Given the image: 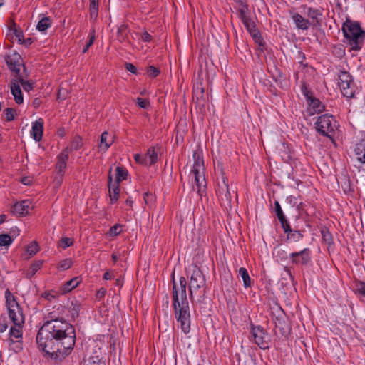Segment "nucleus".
Wrapping results in <instances>:
<instances>
[{
    "instance_id": "1",
    "label": "nucleus",
    "mask_w": 365,
    "mask_h": 365,
    "mask_svg": "<svg viewBox=\"0 0 365 365\" xmlns=\"http://www.w3.org/2000/svg\"><path fill=\"white\" fill-rule=\"evenodd\" d=\"M47 320L39 329L36 344L44 356L55 363H60L69 356L76 344L74 327L56 312L48 314Z\"/></svg>"
},
{
    "instance_id": "2",
    "label": "nucleus",
    "mask_w": 365,
    "mask_h": 365,
    "mask_svg": "<svg viewBox=\"0 0 365 365\" xmlns=\"http://www.w3.org/2000/svg\"><path fill=\"white\" fill-rule=\"evenodd\" d=\"M186 287L187 281L184 277H181L179 285L173 282L172 297L175 319L180 323L181 330L185 334H188L190 331V313Z\"/></svg>"
},
{
    "instance_id": "3",
    "label": "nucleus",
    "mask_w": 365,
    "mask_h": 365,
    "mask_svg": "<svg viewBox=\"0 0 365 365\" xmlns=\"http://www.w3.org/2000/svg\"><path fill=\"white\" fill-rule=\"evenodd\" d=\"M191 275L189 284L190 298L192 302L200 303L205 294L206 281L201 269L197 265L190 267Z\"/></svg>"
},
{
    "instance_id": "4",
    "label": "nucleus",
    "mask_w": 365,
    "mask_h": 365,
    "mask_svg": "<svg viewBox=\"0 0 365 365\" xmlns=\"http://www.w3.org/2000/svg\"><path fill=\"white\" fill-rule=\"evenodd\" d=\"M342 31L344 37L347 39L351 49L359 51L361 48L365 31H364L357 21H352L347 19L342 26Z\"/></svg>"
},
{
    "instance_id": "5",
    "label": "nucleus",
    "mask_w": 365,
    "mask_h": 365,
    "mask_svg": "<svg viewBox=\"0 0 365 365\" xmlns=\"http://www.w3.org/2000/svg\"><path fill=\"white\" fill-rule=\"evenodd\" d=\"M6 65L9 70L11 71L14 77V80L18 83H21L25 91H30L34 88V83L30 81H25L24 78L28 76V74L23 75L20 73L21 66L24 67V72L26 71V68L23 64V61L21 56L16 53L11 55H8L5 58Z\"/></svg>"
},
{
    "instance_id": "6",
    "label": "nucleus",
    "mask_w": 365,
    "mask_h": 365,
    "mask_svg": "<svg viewBox=\"0 0 365 365\" xmlns=\"http://www.w3.org/2000/svg\"><path fill=\"white\" fill-rule=\"evenodd\" d=\"M315 128L321 135L331 138L335 133L336 121L332 115L324 114L317 118Z\"/></svg>"
},
{
    "instance_id": "7",
    "label": "nucleus",
    "mask_w": 365,
    "mask_h": 365,
    "mask_svg": "<svg viewBox=\"0 0 365 365\" xmlns=\"http://www.w3.org/2000/svg\"><path fill=\"white\" fill-rule=\"evenodd\" d=\"M218 175L217 177V187L216 193L220 200L230 202L232 196L230 192L228 178L222 167L217 168Z\"/></svg>"
},
{
    "instance_id": "8",
    "label": "nucleus",
    "mask_w": 365,
    "mask_h": 365,
    "mask_svg": "<svg viewBox=\"0 0 365 365\" xmlns=\"http://www.w3.org/2000/svg\"><path fill=\"white\" fill-rule=\"evenodd\" d=\"M289 258L292 264L307 267L311 262V251L309 248H304L300 252H292Z\"/></svg>"
},
{
    "instance_id": "9",
    "label": "nucleus",
    "mask_w": 365,
    "mask_h": 365,
    "mask_svg": "<svg viewBox=\"0 0 365 365\" xmlns=\"http://www.w3.org/2000/svg\"><path fill=\"white\" fill-rule=\"evenodd\" d=\"M242 23L246 28L248 33L252 37L254 41L259 46H264L265 43L264 42V40L262 37L259 31L257 28L255 21L252 18H250L242 21Z\"/></svg>"
},
{
    "instance_id": "10",
    "label": "nucleus",
    "mask_w": 365,
    "mask_h": 365,
    "mask_svg": "<svg viewBox=\"0 0 365 365\" xmlns=\"http://www.w3.org/2000/svg\"><path fill=\"white\" fill-rule=\"evenodd\" d=\"M9 316L14 325H22L24 323V315L18 302H12L7 306Z\"/></svg>"
},
{
    "instance_id": "11",
    "label": "nucleus",
    "mask_w": 365,
    "mask_h": 365,
    "mask_svg": "<svg viewBox=\"0 0 365 365\" xmlns=\"http://www.w3.org/2000/svg\"><path fill=\"white\" fill-rule=\"evenodd\" d=\"M252 336L255 343L259 346L260 349H266L269 347L268 341L266 340L267 334L261 326H252L251 327Z\"/></svg>"
},
{
    "instance_id": "12",
    "label": "nucleus",
    "mask_w": 365,
    "mask_h": 365,
    "mask_svg": "<svg viewBox=\"0 0 365 365\" xmlns=\"http://www.w3.org/2000/svg\"><path fill=\"white\" fill-rule=\"evenodd\" d=\"M22 325H14V327H11L9 330V341L11 343H16V351L21 350L22 347L21 346V339H22Z\"/></svg>"
},
{
    "instance_id": "13",
    "label": "nucleus",
    "mask_w": 365,
    "mask_h": 365,
    "mask_svg": "<svg viewBox=\"0 0 365 365\" xmlns=\"http://www.w3.org/2000/svg\"><path fill=\"white\" fill-rule=\"evenodd\" d=\"M274 322L275 324V333H277V331H279V334H281L282 336H286L289 331V328L285 319L284 314L282 313V315L276 317L274 319Z\"/></svg>"
},
{
    "instance_id": "14",
    "label": "nucleus",
    "mask_w": 365,
    "mask_h": 365,
    "mask_svg": "<svg viewBox=\"0 0 365 365\" xmlns=\"http://www.w3.org/2000/svg\"><path fill=\"white\" fill-rule=\"evenodd\" d=\"M194 164L192 169L193 174L203 173L205 170L204 160L202 156V151L197 150L194 151L193 155Z\"/></svg>"
},
{
    "instance_id": "15",
    "label": "nucleus",
    "mask_w": 365,
    "mask_h": 365,
    "mask_svg": "<svg viewBox=\"0 0 365 365\" xmlns=\"http://www.w3.org/2000/svg\"><path fill=\"white\" fill-rule=\"evenodd\" d=\"M341 91L344 97L351 98L355 93V85L354 81L338 82Z\"/></svg>"
},
{
    "instance_id": "16",
    "label": "nucleus",
    "mask_w": 365,
    "mask_h": 365,
    "mask_svg": "<svg viewBox=\"0 0 365 365\" xmlns=\"http://www.w3.org/2000/svg\"><path fill=\"white\" fill-rule=\"evenodd\" d=\"M282 227L283 228L284 233L287 234V240L294 242H299L304 237L302 231L292 229L289 222Z\"/></svg>"
},
{
    "instance_id": "17",
    "label": "nucleus",
    "mask_w": 365,
    "mask_h": 365,
    "mask_svg": "<svg viewBox=\"0 0 365 365\" xmlns=\"http://www.w3.org/2000/svg\"><path fill=\"white\" fill-rule=\"evenodd\" d=\"M68 155L67 150H62V152L58 155V161L56 168L61 178L64 175L65 169L67 166Z\"/></svg>"
},
{
    "instance_id": "18",
    "label": "nucleus",
    "mask_w": 365,
    "mask_h": 365,
    "mask_svg": "<svg viewBox=\"0 0 365 365\" xmlns=\"http://www.w3.org/2000/svg\"><path fill=\"white\" fill-rule=\"evenodd\" d=\"M11 92L14 96V101L17 104H21L24 102V98L19 84L14 80V77L11 82Z\"/></svg>"
},
{
    "instance_id": "19",
    "label": "nucleus",
    "mask_w": 365,
    "mask_h": 365,
    "mask_svg": "<svg viewBox=\"0 0 365 365\" xmlns=\"http://www.w3.org/2000/svg\"><path fill=\"white\" fill-rule=\"evenodd\" d=\"M43 130V122L41 119L36 120L32 124L31 135L33 138L38 142L41 140Z\"/></svg>"
},
{
    "instance_id": "20",
    "label": "nucleus",
    "mask_w": 365,
    "mask_h": 365,
    "mask_svg": "<svg viewBox=\"0 0 365 365\" xmlns=\"http://www.w3.org/2000/svg\"><path fill=\"white\" fill-rule=\"evenodd\" d=\"M31 202L29 200H24L16 202L12 207V212L16 215H25L29 213V208Z\"/></svg>"
},
{
    "instance_id": "21",
    "label": "nucleus",
    "mask_w": 365,
    "mask_h": 365,
    "mask_svg": "<svg viewBox=\"0 0 365 365\" xmlns=\"http://www.w3.org/2000/svg\"><path fill=\"white\" fill-rule=\"evenodd\" d=\"M292 19L294 21L296 26L299 29L307 30L311 25V23L308 19H306L299 14H294L292 16Z\"/></svg>"
},
{
    "instance_id": "22",
    "label": "nucleus",
    "mask_w": 365,
    "mask_h": 365,
    "mask_svg": "<svg viewBox=\"0 0 365 365\" xmlns=\"http://www.w3.org/2000/svg\"><path fill=\"white\" fill-rule=\"evenodd\" d=\"M354 152L358 160L365 163V140H361L356 143Z\"/></svg>"
},
{
    "instance_id": "23",
    "label": "nucleus",
    "mask_w": 365,
    "mask_h": 365,
    "mask_svg": "<svg viewBox=\"0 0 365 365\" xmlns=\"http://www.w3.org/2000/svg\"><path fill=\"white\" fill-rule=\"evenodd\" d=\"M83 145V140L79 135H76L71 140L70 145L63 150H67L68 155L73 150H79Z\"/></svg>"
},
{
    "instance_id": "24",
    "label": "nucleus",
    "mask_w": 365,
    "mask_h": 365,
    "mask_svg": "<svg viewBox=\"0 0 365 365\" xmlns=\"http://www.w3.org/2000/svg\"><path fill=\"white\" fill-rule=\"evenodd\" d=\"M310 109L312 110L311 114H314L316 113H321L324 110V106L321 103V101L316 98L315 97L312 98L309 101H307Z\"/></svg>"
},
{
    "instance_id": "25",
    "label": "nucleus",
    "mask_w": 365,
    "mask_h": 365,
    "mask_svg": "<svg viewBox=\"0 0 365 365\" xmlns=\"http://www.w3.org/2000/svg\"><path fill=\"white\" fill-rule=\"evenodd\" d=\"M109 188V196L110 198L111 203L115 202L119 197L120 194V185L119 183L114 182L113 184L108 186Z\"/></svg>"
},
{
    "instance_id": "26",
    "label": "nucleus",
    "mask_w": 365,
    "mask_h": 365,
    "mask_svg": "<svg viewBox=\"0 0 365 365\" xmlns=\"http://www.w3.org/2000/svg\"><path fill=\"white\" fill-rule=\"evenodd\" d=\"M109 133L107 131H104L101 135V140L98 148L100 150L106 151L107 150L111 144L113 143V140H108Z\"/></svg>"
},
{
    "instance_id": "27",
    "label": "nucleus",
    "mask_w": 365,
    "mask_h": 365,
    "mask_svg": "<svg viewBox=\"0 0 365 365\" xmlns=\"http://www.w3.org/2000/svg\"><path fill=\"white\" fill-rule=\"evenodd\" d=\"M43 263V260H36L34 263H32L26 274V277L28 279H31L35 275V274L41 269Z\"/></svg>"
},
{
    "instance_id": "28",
    "label": "nucleus",
    "mask_w": 365,
    "mask_h": 365,
    "mask_svg": "<svg viewBox=\"0 0 365 365\" xmlns=\"http://www.w3.org/2000/svg\"><path fill=\"white\" fill-rule=\"evenodd\" d=\"M239 276L243 280V284L245 288L251 287L252 282L249 276L248 272L246 268L240 267L238 270Z\"/></svg>"
},
{
    "instance_id": "29",
    "label": "nucleus",
    "mask_w": 365,
    "mask_h": 365,
    "mask_svg": "<svg viewBox=\"0 0 365 365\" xmlns=\"http://www.w3.org/2000/svg\"><path fill=\"white\" fill-rule=\"evenodd\" d=\"M274 211L279 222L281 223L282 227L288 223V221L278 201L274 202Z\"/></svg>"
},
{
    "instance_id": "30",
    "label": "nucleus",
    "mask_w": 365,
    "mask_h": 365,
    "mask_svg": "<svg viewBox=\"0 0 365 365\" xmlns=\"http://www.w3.org/2000/svg\"><path fill=\"white\" fill-rule=\"evenodd\" d=\"M307 15L308 16V17L313 20L314 24H317L319 23L318 17L322 15V10L320 9L308 7L307 11Z\"/></svg>"
},
{
    "instance_id": "31",
    "label": "nucleus",
    "mask_w": 365,
    "mask_h": 365,
    "mask_svg": "<svg viewBox=\"0 0 365 365\" xmlns=\"http://www.w3.org/2000/svg\"><path fill=\"white\" fill-rule=\"evenodd\" d=\"M128 26L127 24H121L118 29L117 32V38L119 41L124 42L128 39Z\"/></svg>"
},
{
    "instance_id": "32",
    "label": "nucleus",
    "mask_w": 365,
    "mask_h": 365,
    "mask_svg": "<svg viewBox=\"0 0 365 365\" xmlns=\"http://www.w3.org/2000/svg\"><path fill=\"white\" fill-rule=\"evenodd\" d=\"M145 157L149 166L154 165L158 161V153L155 150V147H150L147 150Z\"/></svg>"
},
{
    "instance_id": "33",
    "label": "nucleus",
    "mask_w": 365,
    "mask_h": 365,
    "mask_svg": "<svg viewBox=\"0 0 365 365\" xmlns=\"http://www.w3.org/2000/svg\"><path fill=\"white\" fill-rule=\"evenodd\" d=\"M51 26V20L49 17H43L37 24L36 29L39 31H45L48 28Z\"/></svg>"
},
{
    "instance_id": "34",
    "label": "nucleus",
    "mask_w": 365,
    "mask_h": 365,
    "mask_svg": "<svg viewBox=\"0 0 365 365\" xmlns=\"http://www.w3.org/2000/svg\"><path fill=\"white\" fill-rule=\"evenodd\" d=\"M127 170L121 166H118L116 168V176H115V182L120 184V182L127 178L128 176Z\"/></svg>"
},
{
    "instance_id": "35",
    "label": "nucleus",
    "mask_w": 365,
    "mask_h": 365,
    "mask_svg": "<svg viewBox=\"0 0 365 365\" xmlns=\"http://www.w3.org/2000/svg\"><path fill=\"white\" fill-rule=\"evenodd\" d=\"M236 9L238 14V17L240 18L242 22L251 18L249 6L244 8H237Z\"/></svg>"
},
{
    "instance_id": "36",
    "label": "nucleus",
    "mask_w": 365,
    "mask_h": 365,
    "mask_svg": "<svg viewBox=\"0 0 365 365\" xmlns=\"http://www.w3.org/2000/svg\"><path fill=\"white\" fill-rule=\"evenodd\" d=\"M90 17L96 19L98 13V0H89Z\"/></svg>"
},
{
    "instance_id": "37",
    "label": "nucleus",
    "mask_w": 365,
    "mask_h": 365,
    "mask_svg": "<svg viewBox=\"0 0 365 365\" xmlns=\"http://www.w3.org/2000/svg\"><path fill=\"white\" fill-rule=\"evenodd\" d=\"M322 237L324 242L329 245L333 244V237L331 233L329 232V229L327 227H324L321 230Z\"/></svg>"
},
{
    "instance_id": "38",
    "label": "nucleus",
    "mask_w": 365,
    "mask_h": 365,
    "mask_svg": "<svg viewBox=\"0 0 365 365\" xmlns=\"http://www.w3.org/2000/svg\"><path fill=\"white\" fill-rule=\"evenodd\" d=\"M195 175V181L197 187V192H200L201 187H205L206 185L205 178L203 173H197Z\"/></svg>"
},
{
    "instance_id": "39",
    "label": "nucleus",
    "mask_w": 365,
    "mask_h": 365,
    "mask_svg": "<svg viewBox=\"0 0 365 365\" xmlns=\"http://www.w3.org/2000/svg\"><path fill=\"white\" fill-rule=\"evenodd\" d=\"M9 30L13 32L18 41L21 42L22 38H24L23 31L21 29L16 27V24L14 21H12L11 25L9 26Z\"/></svg>"
},
{
    "instance_id": "40",
    "label": "nucleus",
    "mask_w": 365,
    "mask_h": 365,
    "mask_svg": "<svg viewBox=\"0 0 365 365\" xmlns=\"http://www.w3.org/2000/svg\"><path fill=\"white\" fill-rule=\"evenodd\" d=\"M80 311V305L78 304V302H72L71 305L69 307V312L71 314V317L75 319L79 316Z\"/></svg>"
},
{
    "instance_id": "41",
    "label": "nucleus",
    "mask_w": 365,
    "mask_h": 365,
    "mask_svg": "<svg viewBox=\"0 0 365 365\" xmlns=\"http://www.w3.org/2000/svg\"><path fill=\"white\" fill-rule=\"evenodd\" d=\"M13 242V239L8 234L0 235V246H9Z\"/></svg>"
},
{
    "instance_id": "42",
    "label": "nucleus",
    "mask_w": 365,
    "mask_h": 365,
    "mask_svg": "<svg viewBox=\"0 0 365 365\" xmlns=\"http://www.w3.org/2000/svg\"><path fill=\"white\" fill-rule=\"evenodd\" d=\"M39 250V246L36 242L30 243L26 248V252L30 256L36 254Z\"/></svg>"
},
{
    "instance_id": "43",
    "label": "nucleus",
    "mask_w": 365,
    "mask_h": 365,
    "mask_svg": "<svg viewBox=\"0 0 365 365\" xmlns=\"http://www.w3.org/2000/svg\"><path fill=\"white\" fill-rule=\"evenodd\" d=\"M79 284V280L78 279V277H75L69 281H68L66 282V284H65V290L66 291H71L73 289H74L75 287H76Z\"/></svg>"
},
{
    "instance_id": "44",
    "label": "nucleus",
    "mask_w": 365,
    "mask_h": 365,
    "mask_svg": "<svg viewBox=\"0 0 365 365\" xmlns=\"http://www.w3.org/2000/svg\"><path fill=\"white\" fill-rule=\"evenodd\" d=\"M302 92L306 98L307 102L309 101V100L314 97L313 96V93L309 89L307 85L305 83H303L302 86Z\"/></svg>"
},
{
    "instance_id": "45",
    "label": "nucleus",
    "mask_w": 365,
    "mask_h": 365,
    "mask_svg": "<svg viewBox=\"0 0 365 365\" xmlns=\"http://www.w3.org/2000/svg\"><path fill=\"white\" fill-rule=\"evenodd\" d=\"M73 241L71 238L62 237L61 239H60V240L58 242V245L61 247L66 249V248L73 245Z\"/></svg>"
},
{
    "instance_id": "46",
    "label": "nucleus",
    "mask_w": 365,
    "mask_h": 365,
    "mask_svg": "<svg viewBox=\"0 0 365 365\" xmlns=\"http://www.w3.org/2000/svg\"><path fill=\"white\" fill-rule=\"evenodd\" d=\"M88 38H89V39H88V42L86 43V46L83 49V53H85L88 50V48L93 45V43L95 41L96 36H95V30L94 29H93L92 31L90 33Z\"/></svg>"
},
{
    "instance_id": "47",
    "label": "nucleus",
    "mask_w": 365,
    "mask_h": 365,
    "mask_svg": "<svg viewBox=\"0 0 365 365\" xmlns=\"http://www.w3.org/2000/svg\"><path fill=\"white\" fill-rule=\"evenodd\" d=\"M4 114L6 116V121H12L14 119V115L16 110L11 108H7L4 110Z\"/></svg>"
},
{
    "instance_id": "48",
    "label": "nucleus",
    "mask_w": 365,
    "mask_h": 365,
    "mask_svg": "<svg viewBox=\"0 0 365 365\" xmlns=\"http://www.w3.org/2000/svg\"><path fill=\"white\" fill-rule=\"evenodd\" d=\"M72 265V261L70 259H65L61 261L58 264V269H61L63 270L68 269Z\"/></svg>"
},
{
    "instance_id": "49",
    "label": "nucleus",
    "mask_w": 365,
    "mask_h": 365,
    "mask_svg": "<svg viewBox=\"0 0 365 365\" xmlns=\"http://www.w3.org/2000/svg\"><path fill=\"white\" fill-rule=\"evenodd\" d=\"M5 298L6 307L10 306V304H12V302H17L16 301L15 297L12 295V294L8 289L5 292Z\"/></svg>"
},
{
    "instance_id": "50",
    "label": "nucleus",
    "mask_w": 365,
    "mask_h": 365,
    "mask_svg": "<svg viewBox=\"0 0 365 365\" xmlns=\"http://www.w3.org/2000/svg\"><path fill=\"white\" fill-rule=\"evenodd\" d=\"M147 73L152 78H155L157 77L159 73H160V70L153 66H150L148 67L147 68Z\"/></svg>"
},
{
    "instance_id": "51",
    "label": "nucleus",
    "mask_w": 365,
    "mask_h": 365,
    "mask_svg": "<svg viewBox=\"0 0 365 365\" xmlns=\"http://www.w3.org/2000/svg\"><path fill=\"white\" fill-rule=\"evenodd\" d=\"M352 79V76L349 74V73L346 71H341L339 75V82L342 81H351Z\"/></svg>"
},
{
    "instance_id": "52",
    "label": "nucleus",
    "mask_w": 365,
    "mask_h": 365,
    "mask_svg": "<svg viewBox=\"0 0 365 365\" xmlns=\"http://www.w3.org/2000/svg\"><path fill=\"white\" fill-rule=\"evenodd\" d=\"M120 225H115L114 226L111 227L108 231V234L110 236H116L120 233Z\"/></svg>"
},
{
    "instance_id": "53",
    "label": "nucleus",
    "mask_w": 365,
    "mask_h": 365,
    "mask_svg": "<svg viewBox=\"0 0 365 365\" xmlns=\"http://www.w3.org/2000/svg\"><path fill=\"white\" fill-rule=\"evenodd\" d=\"M135 160L140 164L148 165L147 158L140 154H135L134 156Z\"/></svg>"
},
{
    "instance_id": "54",
    "label": "nucleus",
    "mask_w": 365,
    "mask_h": 365,
    "mask_svg": "<svg viewBox=\"0 0 365 365\" xmlns=\"http://www.w3.org/2000/svg\"><path fill=\"white\" fill-rule=\"evenodd\" d=\"M137 104L140 108L145 109L150 106V102L148 100L141 98H138Z\"/></svg>"
},
{
    "instance_id": "55",
    "label": "nucleus",
    "mask_w": 365,
    "mask_h": 365,
    "mask_svg": "<svg viewBox=\"0 0 365 365\" xmlns=\"http://www.w3.org/2000/svg\"><path fill=\"white\" fill-rule=\"evenodd\" d=\"M359 292L365 297V282H359L356 284Z\"/></svg>"
},
{
    "instance_id": "56",
    "label": "nucleus",
    "mask_w": 365,
    "mask_h": 365,
    "mask_svg": "<svg viewBox=\"0 0 365 365\" xmlns=\"http://www.w3.org/2000/svg\"><path fill=\"white\" fill-rule=\"evenodd\" d=\"M125 68L127 71H130V73H132L133 74L138 73L136 67L131 63H127L125 64Z\"/></svg>"
},
{
    "instance_id": "57",
    "label": "nucleus",
    "mask_w": 365,
    "mask_h": 365,
    "mask_svg": "<svg viewBox=\"0 0 365 365\" xmlns=\"http://www.w3.org/2000/svg\"><path fill=\"white\" fill-rule=\"evenodd\" d=\"M141 38L144 42H150L152 39L151 35L146 31L142 34Z\"/></svg>"
},
{
    "instance_id": "58",
    "label": "nucleus",
    "mask_w": 365,
    "mask_h": 365,
    "mask_svg": "<svg viewBox=\"0 0 365 365\" xmlns=\"http://www.w3.org/2000/svg\"><path fill=\"white\" fill-rule=\"evenodd\" d=\"M237 5V8H244L248 6L247 0H233Z\"/></svg>"
},
{
    "instance_id": "59",
    "label": "nucleus",
    "mask_w": 365,
    "mask_h": 365,
    "mask_svg": "<svg viewBox=\"0 0 365 365\" xmlns=\"http://www.w3.org/2000/svg\"><path fill=\"white\" fill-rule=\"evenodd\" d=\"M8 328L7 323L5 319L0 320V332H4Z\"/></svg>"
},
{
    "instance_id": "60",
    "label": "nucleus",
    "mask_w": 365,
    "mask_h": 365,
    "mask_svg": "<svg viewBox=\"0 0 365 365\" xmlns=\"http://www.w3.org/2000/svg\"><path fill=\"white\" fill-rule=\"evenodd\" d=\"M33 41H34L31 38H28L26 39H24V38H23L21 42H19V43L28 47L33 43Z\"/></svg>"
},
{
    "instance_id": "61",
    "label": "nucleus",
    "mask_w": 365,
    "mask_h": 365,
    "mask_svg": "<svg viewBox=\"0 0 365 365\" xmlns=\"http://www.w3.org/2000/svg\"><path fill=\"white\" fill-rule=\"evenodd\" d=\"M106 293V289L101 288L97 292V297L99 298L103 297Z\"/></svg>"
},
{
    "instance_id": "62",
    "label": "nucleus",
    "mask_w": 365,
    "mask_h": 365,
    "mask_svg": "<svg viewBox=\"0 0 365 365\" xmlns=\"http://www.w3.org/2000/svg\"><path fill=\"white\" fill-rule=\"evenodd\" d=\"M112 273L110 272H106L103 274V279L106 280L110 279L112 278Z\"/></svg>"
},
{
    "instance_id": "63",
    "label": "nucleus",
    "mask_w": 365,
    "mask_h": 365,
    "mask_svg": "<svg viewBox=\"0 0 365 365\" xmlns=\"http://www.w3.org/2000/svg\"><path fill=\"white\" fill-rule=\"evenodd\" d=\"M41 99L39 98H36L33 101V105L36 108L38 107L41 105Z\"/></svg>"
},
{
    "instance_id": "64",
    "label": "nucleus",
    "mask_w": 365,
    "mask_h": 365,
    "mask_svg": "<svg viewBox=\"0 0 365 365\" xmlns=\"http://www.w3.org/2000/svg\"><path fill=\"white\" fill-rule=\"evenodd\" d=\"M30 179L28 177H24L21 179V182L24 185H29L30 184Z\"/></svg>"
}]
</instances>
